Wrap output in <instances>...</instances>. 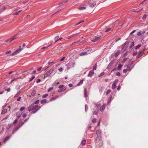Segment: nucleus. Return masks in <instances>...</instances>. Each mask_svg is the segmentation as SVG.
Here are the masks:
<instances>
[{
    "instance_id": "f257e3e1",
    "label": "nucleus",
    "mask_w": 148,
    "mask_h": 148,
    "mask_svg": "<svg viewBox=\"0 0 148 148\" xmlns=\"http://www.w3.org/2000/svg\"><path fill=\"white\" fill-rule=\"evenodd\" d=\"M40 108V106L38 107V105H34V104H32L29 106L28 108L29 111H32V113H35Z\"/></svg>"
},
{
    "instance_id": "f03ea898",
    "label": "nucleus",
    "mask_w": 148,
    "mask_h": 148,
    "mask_svg": "<svg viewBox=\"0 0 148 148\" xmlns=\"http://www.w3.org/2000/svg\"><path fill=\"white\" fill-rule=\"evenodd\" d=\"M75 62H69V63L66 64L67 69L69 70L72 67H74L75 66Z\"/></svg>"
},
{
    "instance_id": "7ed1b4c3",
    "label": "nucleus",
    "mask_w": 148,
    "mask_h": 148,
    "mask_svg": "<svg viewBox=\"0 0 148 148\" xmlns=\"http://www.w3.org/2000/svg\"><path fill=\"white\" fill-rule=\"evenodd\" d=\"M54 71V69L52 68L48 71L44 75L45 77H47L49 76Z\"/></svg>"
},
{
    "instance_id": "20e7f679",
    "label": "nucleus",
    "mask_w": 148,
    "mask_h": 148,
    "mask_svg": "<svg viewBox=\"0 0 148 148\" xmlns=\"http://www.w3.org/2000/svg\"><path fill=\"white\" fill-rule=\"evenodd\" d=\"M21 47V46H19V48L18 49H17L16 51H15L14 53H12L11 54V55L12 56H14L15 55H16L18 53L21 51L23 49L20 48Z\"/></svg>"
},
{
    "instance_id": "39448f33",
    "label": "nucleus",
    "mask_w": 148,
    "mask_h": 148,
    "mask_svg": "<svg viewBox=\"0 0 148 148\" xmlns=\"http://www.w3.org/2000/svg\"><path fill=\"white\" fill-rule=\"evenodd\" d=\"M118 80L117 79L115 80L112 86V89L114 90L115 88L116 85V84L118 82Z\"/></svg>"
},
{
    "instance_id": "423d86ee",
    "label": "nucleus",
    "mask_w": 148,
    "mask_h": 148,
    "mask_svg": "<svg viewBox=\"0 0 148 148\" xmlns=\"http://www.w3.org/2000/svg\"><path fill=\"white\" fill-rule=\"evenodd\" d=\"M64 86V85H62L59 86L58 88L60 89L58 91L59 92H61L64 91L66 89V88H63Z\"/></svg>"
},
{
    "instance_id": "0eeeda50",
    "label": "nucleus",
    "mask_w": 148,
    "mask_h": 148,
    "mask_svg": "<svg viewBox=\"0 0 148 148\" xmlns=\"http://www.w3.org/2000/svg\"><path fill=\"white\" fill-rule=\"evenodd\" d=\"M145 50L143 49V50L140 51L139 53L138 54L137 58H140L141 56L143 54V53L144 52Z\"/></svg>"
},
{
    "instance_id": "6e6552de",
    "label": "nucleus",
    "mask_w": 148,
    "mask_h": 148,
    "mask_svg": "<svg viewBox=\"0 0 148 148\" xmlns=\"http://www.w3.org/2000/svg\"><path fill=\"white\" fill-rule=\"evenodd\" d=\"M114 62V61H112L109 64L107 68V69H109L111 68V67L112 66Z\"/></svg>"
},
{
    "instance_id": "1a4fd4ad",
    "label": "nucleus",
    "mask_w": 148,
    "mask_h": 148,
    "mask_svg": "<svg viewBox=\"0 0 148 148\" xmlns=\"http://www.w3.org/2000/svg\"><path fill=\"white\" fill-rule=\"evenodd\" d=\"M101 36H98L95 38L94 40H91L92 42H95L100 40L101 38Z\"/></svg>"
},
{
    "instance_id": "9d476101",
    "label": "nucleus",
    "mask_w": 148,
    "mask_h": 148,
    "mask_svg": "<svg viewBox=\"0 0 148 148\" xmlns=\"http://www.w3.org/2000/svg\"><path fill=\"white\" fill-rule=\"evenodd\" d=\"M20 127V126L18 125L16 127L15 129L13 130L12 134H14L18 129Z\"/></svg>"
},
{
    "instance_id": "9b49d317",
    "label": "nucleus",
    "mask_w": 148,
    "mask_h": 148,
    "mask_svg": "<svg viewBox=\"0 0 148 148\" xmlns=\"http://www.w3.org/2000/svg\"><path fill=\"white\" fill-rule=\"evenodd\" d=\"M94 73V72L93 70H91L89 71V73L88 75V76L89 77H91L93 75Z\"/></svg>"
},
{
    "instance_id": "f8f14e48",
    "label": "nucleus",
    "mask_w": 148,
    "mask_h": 148,
    "mask_svg": "<svg viewBox=\"0 0 148 148\" xmlns=\"http://www.w3.org/2000/svg\"><path fill=\"white\" fill-rule=\"evenodd\" d=\"M121 51L120 50H118L114 54V56L115 57H117L120 53Z\"/></svg>"
},
{
    "instance_id": "ddd939ff",
    "label": "nucleus",
    "mask_w": 148,
    "mask_h": 148,
    "mask_svg": "<svg viewBox=\"0 0 148 148\" xmlns=\"http://www.w3.org/2000/svg\"><path fill=\"white\" fill-rule=\"evenodd\" d=\"M75 34H73L71 35H70L69 36H67L66 37V38L67 39H69L72 38L73 37H74L75 36Z\"/></svg>"
},
{
    "instance_id": "4468645a",
    "label": "nucleus",
    "mask_w": 148,
    "mask_h": 148,
    "mask_svg": "<svg viewBox=\"0 0 148 148\" xmlns=\"http://www.w3.org/2000/svg\"><path fill=\"white\" fill-rule=\"evenodd\" d=\"M96 4V2L95 1H94L93 3H90L89 5L90 7L93 8L95 6Z\"/></svg>"
},
{
    "instance_id": "2eb2a0df",
    "label": "nucleus",
    "mask_w": 148,
    "mask_h": 148,
    "mask_svg": "<svg viewBox=\"0 0 148 148\" xmlns=\"http://www.w3.org/2000/svg\"><path fill=\"white\" fill-rule=\"evenodd\" d=\"M86 7L84 6L83 5H81L80 7H79L78 9L80 10H82L86 9Z\"/></svg>"
},
{
    "instance_id": "dca6fc26",
    "label": "nucleus",
    "mask_w": 148,
    "mask_h": 148,
    "mask_svg": "<svg viewBox=\"0 0 148 148\" xmlns=\"http://www.w3.org/2000/svg\"><path fill=\"white\" fill-rule=\"evenodd\" d=\"M101 131L99 130H98L96 131V134L98 136H100L101 135Z\"/></svg>"
},
{
    "instance_id": "f3484780",
    "label": "nucleus",
    "mask_w": 148,
    "mask_h": 148,
    "mask_svg": "<svg viewBox=\"0 0 148 148\" xmlns=\"http://www.w3.org/2000/svg\"><path fill=\"white\" fill-rule=\"evenodd\" d=\"M22 112H18L16 113V116L18 117V118L19 119L21 116V114H22Z\"/></svg>"
},
{
    "instance_id": "a211bd4d",
    "label": "nucleus",
    "mask_w": 148,
    "mask_h": 148,
    "mask_svg": "<svg viewBox=\"0 0 148 148\" xmlns=\"http://www.w3.org/2000/svg\"><path fill=\"white\" fill-rule=\"evenodd\" d=\"M106 105L105 104L103 105L100 107V111L103 112L104 111Z\"/></svg>"
},
{
    "instance_id": "6ab92c4d",
    "label": "nucleus",
    "mask_w": 148,
    "mask_h": 148,
    "mask_svg": "<svg viewBox=\"0 0 148 148\" xmlns=\"http://www.w3.org/2000/svg\"><path fill=\"white\" fill-rule=\"evenodd\" d=\"M16 35H15L14 36H13L12 38H11L10 39L11 40L9 42L10 43V42L11 41L13 40H14L18 38L17 37H16Z\"/></svg>"
},
{
    "instance_id": "aec40b11",
    "label": "nucleus",
    "mask_w": 148,
    "mask_h": 148,
    "mask_svg": "<svg viewBox=\"0 0 148 148\" xmlns=\"http://www.w3.org/2000/svg\"><path fill=\"white\" fill-rule=\"evenodd\" d=\"M84 97H87V90L86 88L84 89Z\"/></svg>"
},
{
    "instance_id": "412c9836",
    "label": "nucleus",
    "mask_w": 148,
    "mask_h": 148,
    "mask_svg": "<svg viewBox=\"0 0 148 148\" xmlns=\"http://www.w3.org/2000/svg\"><path fill=\"white\" fill-rule=\"evenodd\" d=\"M123 65L121 64H119L118 65V67L117 68L118 70L119 71L120 70L121 68L122 67Z\"/></svg>"
},
{
    "instance_id": "4be33fe9",
    "label": "nucleus",
    "mask_w": 148,
    "mask_h": 148,
    "mask_svg": "<svg viewBox=\"0 0 148 148\" xmlns=\"http://www.w3.org/2000/svg\"><path fill=\"white\" fill-rule=\"evenodd\" d=\"M83 79L81 80L77 84V86H79L83 83Z\"/></svg>"
},
{
    "instance_id": "5701e85b",
    "label": "nucleus",
    "mask_w": 148,
    "mask_h": 148,
    "mask_svg": "<svg viewBox=\"0 0 148 148\" xmlns=\"http://www.w3.org/2000/svg\"><path fill=\"white\" fill-rule=\"evenodd\" d=\"M129 43V42L128 41H127L122 45V46H125L127 45L126 47H127L128 46Z\"/></svg>"
},
{
    "instance_id": "b1692460",
    "label": "nucleus",
    "mask_w": 148,
    "mask_h": 148,
    "mask_svg": "<svg viewBox=\"0 0 148 148\" xmlns=\"http://www.w3.org/2000/svg\"><path fill=\"white\" fill-rule=\"evenodd\" d=\"M10 138V137L9 136H6L4 139L3 142L5 143V141H6L7 140L9 139Z\"/></svg>"
},
{
    "instance_id": "393cba45",
    "label": "nucleus",
    "mask_w": 148,
    "mask_h": 148,
    "mask_svg": "<svg viewBox=\"0 0 148 148\" xmlns=\"http://www.w3.org/2000/svg\"><path fill=\"white\" fill-rule=\"evenodd\" d=\"M59 38V36H57L55 38V43H56L58 40Z\"/></svg>"
},
{
    "instance_id": "a878e982",
    "label": "nucleus",
    "mask_w": 148,
    "mask_h": 148,
    "mask_svg": "<svg viewBox=\"0 0 148 148\" xmlns=\"http://www.w3.org/2000/svg\"><path fill=\"white\" fill-rule=\"evenodd\" d=\"M4 89L5 91H7V92H9L10 91V88H6V86H5L4 87V88H3Z\"/></svg>"
},
{
    "instance_id": "bb28decb",
    "label": "nucleus",
    "mask_w": 148,
    "mask_h": 148,
    "mask_svg": "<svg viewBox=\"0 0 148 148\" xmlns=\"http://www.w3.org/2000/svg\"><path fill=\"white\" fill-rule=\"evenodd\" d=\"M47 100L46 99H44L42 100L41 101L40 103L41 104H43V103H45L47 102Z\"/></svg>"
},
{
    "instance_id": "cd10ccee",
    "label": "nucleus",
    "mask_w": 148,
    "mask_h": 148,
    "mask_svg": "<svg viewBox=\"0 0 148 148\" xmlns=\"http://www.w3.org/2000/svg\"><path fill=\"white\" fill-rule=\"evenodd\" d=\"M86 143V141L85 140H82L81 142V144L82 145H85Z\"/></svg>"
},
{
    "instance_id": "c85d7f7f",
    "label": "nucleus",
    "mask_w": 148,
    "mask_h": 148,
    "mask_svg": "<svg viewBox=\"0 0 148 148\" xmlns=\"http://www.w3.org/2000/svg\"><path fill=\"white\" fill-rule=\"evenodd\" d=\"M131 65H130V64H128L127 66V69H128V71H130L131 70V68L130 67Z\"/></svg>"
},
{
    "instance_id": "c756f323",
    "label": "nucleus",
    "mask_w": 148,
    "mask_h": 148,
    "mask_svg": "<svg viewBox=\"0 0 148 148\" xmlns=\"http://www.w3.org/2000/svg\"><path fill=\"white\" fill-rule=\"evenodd\" d=\"M36 91L35 90H33L31 93V95L32 96H34L36 94Z\"/></svg>"
},
{
    "instance_id": "7c9ffc66",
    "label": "nucleus",
    "mask_w": 148,
    "mask_h": 148,
    "mask_svg": "<svg viewBox=\"0 0 148 148\" xmlns=\"http://www.w3.org/2000/svg\"><path fill=\"white\" fill-rule=\"evenodd\" d=\"M7 111V109H4L1 112L2 114H5L6 113Z\"/></svg>"
},
{
    "instance_id": "2f4dec72",
    "label": "nucleus",
    "mask_w": 148,
    "mask_h": 148,
    "mask_svg": "<svg viewBox=\"0 0 148 148\" xmlns=\"http://www.w3.org/2000/svg\"><path fill=\"white\" fill-rule=\"evenodd\" d=\"M134 42H133L130 46V48L131 49L134 45Z\"/></svg>"
},
{
    "instance_id": "473e14b6",
    "label": "nucleus",
    "mask_w": 148,
    "mask_h": 148,
    "mask_svg": "<svg viewBox=\"0 0 148 148\" xmlns=\"http://www.w3.org/2000/svg\"><path fill=\"white\" fill-rule=\"evenodd\" d=\"M127 47H123L122 49V52H124L127 49Z\"/></svg>"
},
{
    "instance_id": "72a5a7b5",
    "label": "nucleus",
    "mask_w": 148,
    "mask_h": 148,
    "mask_svg": "<svg viewBox=\"0 0 148 148\" xmlns=\"http://www.w3.org/2000/svg\"><path fill=\"white\" fill-rule=\"evenodd\" d=\"M68 0H66V1H64L63 2H62L60 3L59 4V6H60L63 3H65L66 2H67L68 1Z\"/></svg>"
},
{
    "instance_id": "f704fd0d",
    "label": "nucleus",
    "mask_w": 148,
    "mask_h": 148,
    "mask_svg": "<svg viewBox=\"0 0 148 148\" xmlns=\"http://www.w3.org/2000/svg\"><path fill=\"white\" fill-rule=\"evenodd\" d=\"M84 22V21H79V22L78 23H77L75 25H74L75 26L77 25L80 24L81 23Z\"/></svg>"
},
{
    "instance_id": "c9c22d12",
    "label": "nucleus",
    "mask_w": 148,
    "mask_h": 148,
    "mask_svg": "<svg viewBox=\"0 0 148 148\" xmlns=\"http://www.w3.org/2000/svg\"><path fill=\"white\" fill-rule=\"evenodd\" d=\"M86 53H87L86 52H84L82 53H80V55L81 56H84L86 54Z\"/></svg>"
},
{
    "instance_id": "e433bc0d",
    "label": "nucleus",
    "mask_w": 148,
    "mask_h": 148,
    "mask_svg": "<svg viewBox=\"0 0 148 148\" xmlns=\"http://www.w3.org/2000/svg\"><path fill=\"white\" fill-rule=\"evenodd\" d=\"M97 69V63L95 64V66L93 67V69L92 70L94 71V70H96Z\"/></svg>"
},
{
    "instance_id": "4c0bfd02",
    "label": "nucleus",
    "mask_w": 148,
    "mask_h": 148,
    "mask_svg": "<svg viewBox=\"0 0 148 148\" xmlns=\"http://www.w3.org/2000/svg\"><path fill=\"white\" fill-rule=\"evenodd\" d=\"M147 16V14H145L143 16V17H142V19L143 20H145V19L146 17Z\"/></svg>"
},
{
    "instance_id": "58836bf2",
    "label": "nucleus",
    "mask_w": 148,
    "mask_h": 148,
    "mask_svg": "<svg viewBox=\"0 0 148 148\" xmlns=\"http://www.w3.org/2000/svg\"><path fill=\"white\" fill-rule=\"evenodd\" d=\"M54 62H49L48 63V64L52 65L54 64Z\"/></svg>"
},
{
    "instance_id": "ea45409f",
    "label": "nucleus",
    "mask_w": 148,
    "mask_h": 148,
    "mask_svg": "<svg viewBox=\"0 0 148 148\" xmlns=\"http://www.w3.org/2000/svg\"><path fill=\"white\" fill-rule=\"evenodd\" d=\"M98 113V111L97 110L95 111L93 113V114H97Z\"/></svg>"
},
{
    "instance_id": "a19ab883",
    "label": "nucleus",
    "mask_w": 148,
    "mask_h": 148,
    "mask_svg": "<svg viewBox=\"0 0 148 148\" xmlns=\"http://www.w3.org/2000/svg\"><path fill=\"white\" fill-rule=\"evenodd\" d=\"M85 110L86 111L88 109V106L87 105H85Z\"/></svg>"
},
{
    "instance_id": "79ce46f5",
    "label": "nucleus",
    "mask_w": 148,
    "mask_h": 148,
    "mask_svg": "<svg viewBox=\"0 0 148 148\" xmlns=\"http://www.w3.org/2000/svg\"><path fill=\"white\" fill-rule=\"evenodd\" d=\"M39 99H38L36 101H35L34 102V104H36L39 103Z\"/></svg>"
},
{
    "instance_id": "37998d69",
    "label": "nucleus",
    "mask_w": 148,
    "mask_h": 148,
    "mask_svg": "<svg viewBox=\"0 0 148 148\" xmlns=\"http://www.w3.org/2000/svg\"><path fill=\"white\" fill-rule=\"evenodd\" d=\"M35 77L34 76H33L29 80V82H31L32 81V80L35 78Z\"/></svg>"
},
{
    "instance_id": "c03bdc74",
    "label": "nucleus",
    "mask_w": 148,
    "mask_h": 148,
    "mask_svg": "<svg viewBox=\"0 0 148 148\" xmlns=\"http://www.w3.org/2000/svg\"><path fill=\"white\" fill-rule=\"evenodd\" d=\"M48 96V94H46L45 95L42 96V98H46Z\"/></svg>"
},
{
    "instance_id": "a18cd8bd",
    "label": "nucleus",
    "mask_w": 148,
    "mask_h": 148,
    "mask_svg": "<svg viewBox=\"0 0 148 148\" xmlns=\"http://www.w3.org/2000/svg\"><path fill=\"white\" fill-rule=\"evenodd\" d=\"M140 45H138L136 47L135 49H138L140 47Z\"/></svg>"
},
{
    "instance_id": "49530a36",
    "label": "nucleus",
    "mask_w": 148,
    "mask_h": 148,
    "mask_svg": "<svg viewBox=\"0 0 148 148\" xmlns=\"http://www.w3.org/2000/svg\"><path fill=\"white\" fill-rule=\"evenodd\" d=\"M128 71V69H124L123 70V73H126L127 72V71Z\"/></svg>"
},
{
    "instance_id": "de8ad7c7",
    "label": "nucleus",
    "mask_w": 148,
    "mask_h": 148,
    "mask_svg": "<svg viewBox=\"0 0 148 148\" xmlns=\"http://www.w3.org/2000/svg\"><path fill=\"white\" fill-rule=\"evenodd\" d=\"M25 108L24 107H21V108L20 109V111H22L24 110Z\"/></svg>"
},
{
    "instance_id": "09e8293b",
    "label": "nucleus",
    "mask_w": 148,
    "mask_h": 148,
    "mask_svg": "<svg viewBox=\"0 0 148 148\" xmlns=\"http://www.w3.org/2000/svg\"><path fill=\"white\" fill-rule=\"evenodd\" d=\"M53 89V87H50L49 89L48 90V92H49L51 90Z\"/></svg>"
},
{
    "instance_id": "8fccbe9b",
    "label": "nucleus",
    "mask_w": 148,
    "mask_h": 148,
    "mask_svg": "<svg viewBox=\"0 0 148 148\" xmlns=\"http://www.w3.org/2000/svg\"><path fill=\"white\" fill-rule=\"evenodd\" d=\"M111 90H107V92H106V95L108 94L110 92Z\"/></svg>"
},
{
    "instance_id": "3c124183",
    "label": "nucleus",
    "mask_w": 148,
    "mask_h": 148,
    "mask_svg": "<svg viewBox=\"0 0 148 148\" xmlns=\"http://www.w3.org/2000/svg\"><path fill=\"white\" fill-rule=\"evenodd\" d=\"M104 74V72H102L99 75L98 77H101Z\"/></svg>"
},
{
    "instance_id": "603ef678",
    "label": "nucleus",
    "mask_w": 148,
    "mask_h": 148,
    "mask_svg": "<svg viewBox=\"0 0 148 148\" xmlns=\"http://www.w3.org/2000/svg\"><path fill=\"white\" fill-rule=\"evenodd\" d=\"M58 97V96L56 97H53L51 99V100H55V99H56Z\"/></svg>"
},
{
    "instance_id": "864d4df0",
    "label": "nucleus",
    "mask_w": 148,
    "mask_h": 148,
    "mask_svg": "<svg viewBox=\"0 0 148 148\" xmlns=\"http://www.w3.org/2000/svg\"><path fill=\"white\" fill-rule=\"evenodd\" d=\"M117 68H115L113 69L112 71H111V72H112L113 71H116L117 70Z\"/></svg>"
},
{
    "instance_id": "5fc2aeb1",
    "label": "nucleus",
    "mask_w": 148,
    "mask_h": 148,
    "mask_svg": "<svg viewBox=\"0 0 148 148\" xmlns=\"http://www.w3.org/2000/svg\"><path fill=\"white\" fill-rule=\"evenodd\" d=\"M96 121H97L96 119L94 118L92 120V122L93 123H95L96 122Z\"/></svg>"
},
{
    "instance_id": "6e6d98bb",
    "label": "nucleus",
    "mask_w": 148,
    "mask_h": 148,
    "mask_svg": "<svg viewBox=\"0 0 148 148\" xmlns=\"http://www.w3.org/2000/svg\"><path fill=\"white\" fill-rule=\"evenodd\" d=\"M111 29V28H108L106 30L105 32H108Z\"/></svg>"
},
{
    "instance_id": "4d7b16f0",
    "label": "nucleus",
    "mask_w": 148,
    "mask_h": 148,
    "mask_svg": "<svg viewBox=\"0 0 148 148\" xmlns=\"http://www.w3.org/2000/svg\"><path fill=\"white\" fill-rule=\"evenodd\" d=\"M127 58H124V59L123 60V61H122L123 62H125L127 59Z\"/></svg>"
},
{
    "instance_id": "13d9d810",
    "label": "nucleus",
    "mask_w": 148,
    "mask_h": 148,
    "mask_svg": "<svg viewBox=\"0 0 148 148\" xmlns=\"http://www.w3.org/2000/svg\"><path fill=\"white\" fill-rule=\"evenodd\" d=\"M59 83V82L56 81L54 83V85L55 86H56Z\"/></svg>"
},
{
    "instance_id": "bf43d9fd",
    "label": "nucleus",
    "mask_w": 148,
    "mask_h": 148,
    "mask_svg": "<svg viewBox=\"0 0 148 148\" xmlns=\"http://www.w3.org/2000/svg\"><path fill=\"white\" fill-rule=\"evenodd\" d=\"M11 51H9L7 52H6L5 53V54H8L10 53H11Z\"/></svg>"
},
{
    "instance_id": "052dcab7",
    "label": "nucleus",
    "mask_w": 148,
    "mask_h": 148,
    "mask_svg": "<svg viewBox=\"0 0 148 148\" xmlns=\"http://www.w3.org/2000/svg\"><path fill=\"white\" fill-rule=\"evenodd\" d=\"M24 124V122H23L22 123H20L18 125L20 126V127H21Z\"/></svg>"
},
{
    "instance_id": "680f3d73",
    "label": "nucleus",
    "mask_w": 148,
    "mask_h": 148,
    "mask_svg": "<svg viewBox=\"0 0 148 148\" xmlns=\"http://www.w3.org/2000/svg\"><path fill=\"white\" fill-rule=\"evenodd\" d=\"M116 75L117 76H119L120 75V73L119 72H118L116 74Z\"/></svg>"
},
{
    "instance_id": "e2e57ef3",
    "label": "nucleus",
    "mask_w": 148,
    "mask_h": 148,
    "mask_svg": "<svg viewBox=\"0 0 148 148\" xmlns=\"http://www.w3.org/2000/svg\"><path fill=\"white\" fill-rule=\"evenodd\" d=\"M65 59V57H63L60 60V61L62 62Z\"/></svg>"
},
{
    "instance_id": "0e129e2a",
    "label": "nucleus",
    "mask_w": 148,
    "mask_h": 148,
    "mask_svg": "<svg viewBox=\"0 0 148 148\" xmlns=\"http://www.w3.org/2000/svg\"><path fill=\"white\" fill-rule=\"evenodd\" d=\"M62 70H63V69L61 67L60 68H59L58 69V70L60 72H61V71H62Z\"/></svg>"
},
{
    "instance_id": "69168bd1",
    "label": "nucleus",
    "mask_w": 148,
    "mask_h": 148,
    "mask_svg": "<svg viewBox=\"0 0 148 148\" xmlns=\"http://www.w3.org/2000/svg\"><path fill=\"white\" fill-rule=\"evenodd\" d=\"M141 32L140 31V32H138L137 33V35H138V36H140L141 35Z\"/></svg>"
},
{
    "instance_id": "338daca9",
    "label": "nucleus",
    "mask_w": 148,
    "mask_h": 148,
    "mask_svg": "<svg viewBox=\"0 0 148 148\" xmlns=\"http://www.w3.org/2000/svg\"><path fill=\"white\" fill-rule=\"evenodd\" d=\"M29 119V118H27L26 119L23 121V122H24V123H25L26 122H27L28 120Z\"/></svg>"
},
{
    "instance_id": "774afa93",
    "label": "nucleus",
    "mask_w": 148,
    "mask_h": 148,
    "mask_svg": "<svg viewBox=\"0 0 148 148\" xmlns=\"http://www.w3.org/2000/svg\"><path fill=\"white\" fill-rule=\"evenodd\" d=\"M137 54V52H134L133 53V55L134 56H135Z\"/></svg>"
}]
</instances>
